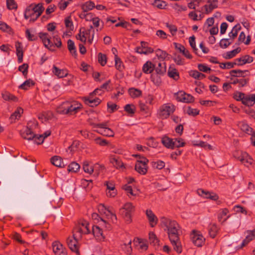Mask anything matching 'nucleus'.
Wrapping results in <instances>:
<instances>
[{
	"label": "nucleus",
	"mask_w": 255,
	"mask_h": 255,
	"mask_svg": "<svg viewBox=\"0 0 255 255\" xmlns=\"http://www.w3.org/2000/svg\"><path fill=\"white\" fill-rule=\"evenodd\" d=\"M20 184L16 180L11 181L4 189L3 193L4 197L9 201L18 200L22 193Z\"/></svg>",
	"instance_id": "obj_1"
},
{
	"label": "nucleus",
	"mask_w": 255,
	"mask_h": 255,
	"mask_svg": "<svg viewBox=\"0 0 255 255\" xmlns=\"http://www.w3.org/2000/svg\"><path fill=\"white\" fill-rule=\"evenodd\" d=\"M44 7L42 3H32L28 6L24 11V16L26 19L30 17V22H34L41 15Z\"/></svg>",
	"instance_id": "obj_2"
},
{
	"label": "nucleus",
	"mask_w": 255,
	"mask_h": 255,
	"mask_svg": "<svg viewBox=\"0 0 255 255\" xmlns=\"http://www.w3.org/2000/svg\"><path fill=\"white\" fill-rule=\"evenodd\" d=\"M82 105L75 102L71 104L68 102L63 103L57 109V111L60 114L73 115L76 114L81 109Z\"/></svg>",
	"instance_id": "obj_3"
},
{
	"label": "nucleus",
	"mask_w": 255,
	"mask_h": 255,
	"mask_svg": "<svg viewBox=\"0 0 255 255\" xmlns=\"http://www.w3.org/2000/svg\"><path fill=\"white\" fill-rule=\"evenodd\" d=\"M169 239L170 240H179L178 230V224L175 221H170L168 225H166Z\"/></svg>",
	"instance_id": "obj_4"
},
{
	"label": "nucleus",
	"mask_w": 255,
	"mask_h": 255,
	"mask_svg": "<svg viewBox=\"0 0 255 255\" xmlns=\"http://www.w3.org/2000/svg\"><path fill=\"white\" fill-rule=\"evenodd\" d=\"M175 110V107L174 105L170 104H164L159 109V116L162 119H166L172 114Z\"/></svg>",
	"instance_id": "obj_5"
},
{
	"label": "nucleus",
	"mask_w": 255,
	"mask_h": 255,
	"mask_svg": "<svg viewBox=\"0 0 255 255\" xmlns=\"http://www.w3.org/2000/svg\"><path fill=\"white\" fill-rule=\"evenodd\" d=\"M148 160L145 157H142V160H137L134 167V169L141 174H145L147 171V163Z\"/></svg>",
	"instance_id": "obj_6"
},
{
	"label": "nucleus",
	"mask_w": 255,
	"mask_h": 255,
	"mask_svg": "<svg viewBox=\"0 0 255 255\" xmlns=\"http://www.w3.org/2000/svg\"><path fill=\"white\" fill-rule=\"evenodd\" d=\"M191 239L193 243L198 247H201L205 240L203 236L202 235L198 234L196 230L192 231Z\"/></svg>",
	"instance_id": "obj_7"
},
{
	"label": "nucleus",
	"mask_w": 255,
	"mask_h": 255,
	"mask_svg": "<svg viewBox=\"0 0 255 255\" xmlns=\"http://www.w3.org/2000/svg\"><path fill=\"white\" fill-rule=\"evenodd\" d=\"M83 100L85 104L91 107H96L101 102V100L98 98L93 99V97L90 96L83 97Z\"/></svg>",
	"instance_id": "obj_8"
},
{
	"label": "nucleus",
	"mask_w": 255,
	"mask_h": 255,
	"mask_svg": "<svg viewBox=\"0 0 255 255\" xmlns=\"http://www.w3.org/2000/svg\"><path fill=\"white\" fill-rule=\"evenodd\" d=\"M67 243L69 249L72 252H75L78 255H80L77 239L73 240L69 237L67 240Z\"/></svg>",
	"instance_id": "obj_9"
},
{
	"label": "nucleus",
	"mask_w": 255,
	"mask_h": 255,
	"mask_svg": "<svg viewBox=\"0 0 255 255\" xmlns=\"http://www.w3.org/2000/svg\"><path fill=\"white\" fill-rule=\"evenodd\" d=\"M242 103L248 107L253 106L255 103V94H245Z\"/></svg>",
	"instance_id": "obj_10"
},
{
	"label": "nucleus",
	"mask_w": 255,
	"mask_h": 255,
	"mask_svg": "<svg viewBox=\"0 0 255 255\" xmlns=\"http://www.w3.org/2000/svg\"><path fill=\"white\" fill-rule=\"evenodd\" d=\"M48 36V34L47 33H43L42 32L39 33V37L42 40L45 47H48V46L50 45V47H53L54 45L50 41V38Z\"/></svg>",
	"instance_id": "obj_11"
},
{
	"label": "nucleus",
	"mask_w": 255,
	"mask_h": 255,
	"mask_svg": "<svg viewBox=\"0 0 255 255\" xmlns=\"http://www.w3.org/2000/svg\"><path fill=\"white\" fill-rule=\"evenodd\" d=\"M146 215L151 227H154L157 223L158 219L151 210H147Z\"/></svg>",
	"instance_id": "obj_12"
},
{
	"label": "nucleus",
	"mask_w": 255,
	"mask_h": 255,
	"mask_svg": "<svg viewBox=\"0 0 255 255\" xmlns=\"http://www.w3.org/2000/svg\"><path fill=\"white\" fill-rule=\"evenodd\" d=\"M15 48H16V55L17 56L18 59V62L19 63H20L23 61V48L21 45V43L17 41L15 42Z\"/></svg>",
	"instance_id": "obj_13"
},
{
	"label": "nucleus",
	"mask_w": 255,
	"mask_h": 255,
	"mask_svg": "<svg viewBox=\"0 0 255 255\" xmlns=\"http://www.w3.org/2000/svg\"><path fill=\"white\" fill-rule=\"evenodd\" d=\"M237 62V65L242 66L246 63H250L253 61V57L249 55H246L240 58H237L235 60Z\"/></svg>",
	"instance_id": "obj_14"
},
{
	"label": "nucleus",
	"mask_w": 255,
	"mask_h": 255,
	"mask_svg": "<svg viewBox=\"0 0 255 255\" xmlns=\"http://www.w3.org/2000/svg\"><path fill=\"white\" fill-rule=\"evenodd\" d=\"M174 45H175V49L178 50L185 57L188 59H191L192 58V56L190 54L189 51L188 50H186L183 45L177 43H174Z\"/></svg>",
	"instance_id": "obj_15"
},
{
	"label": "nucleus",
	"mask_w": 255,
	"mask_h": 255,
	"mask_svg": "<svg viewBox=\"0 0 255 255\" xmlns=\"http://www.w3.org/2000/svg\"><path fill=\"white\" fill-rule=\"evenodd\" d=\"M20 134L24 139L29 140H32L35 135V134L33 133L31 129L28 128V127H27L24 131H21Z\"/></svg>",
	"instance_id": "obj_16"
},
{
	"label": "nucleus",
	"mask_w": 255,
	"mask_h": 255,
	"mask_svg": "<svg viewBox=\"0 0 255 255\" xmlns=\"http://www.w3.org/2000/svg\"><path fill=\"white\" fill-rule=\"evenodd\" d=\"M174 139L167 136H164L161 139V142L167 148L174 149Z\"/></svg>",
	"instance_id": "obj_17"
},
{
	"label": "nucleus",
	"mask_w": 255,
	"mask_h": 255,
	"mask_svg": "<svg viewBox=\"0 0 255 255\" xmlns=\"http://www.w3.org/2000/svg\"><path fill=\"white\" fill-rule=\"evenodd\" d=\"M167 75L170 78L174 79L175 81H177L179 79V72H178L176 69H175L172 66H170L169 67L167 72Z\"/></svg>",
	"instance_id": "obj_18"
},
{
	"label": "nucleus",
	"mask_w": 255,
	"mask_h": 255,
	"mask_svg": "<svg viewBox=\"0 0 255 255\" xmlns=\"http://www.w3.org/2000/svg\"><path fill=\"white\" fill-rule=\"evenodd\" d=\"M51 163L55 166L64 167L65 164L62 161V159L59 156H54L50 159Z\"/></svg>",
	"instance_id": "obj_19"
},
{
	"label": "nucleus",
	"mask_w": 255,
	"mask_h": 255,
	"mask_svg": "<svg viewBox=\"0 0 255 255\" xmlns=\"http://www.w3.org/2000/svg\"><path fill=\"white\" fill-rule=\"evenodd\" d=\"M155 68V65L149 61H147L142 67V71L145 74L151 73Z\"/></svg>",
	"instance_id": "obj_20"
},
{
	"label": "nucleus",
	"mask_w": 255,
	"mask_h": 255,
	"mask_svg": "<svg viewBox=\"0 0 255 255\" xmlns=\"http://www.w3.org/2000/svg\"><path fill=\"white\" fill-rule=\"evenodd\" d=\"M120 214L125 219L127 224H130L132 222L131 213L129 212V211H127L124 209L121 208L120 209Z\"/></svg>",
	"instance_id": "obj_21"
},
{
	"label": "nucleus",
	"mask_w": 255,
	"mask_h": 255,
	"mask_svg": "<svg viewBox=\"0 0 255 255\" xmlns=\"http://www.w3.org/2000/svg\"><path fill=\"white\" fill-rule=\"evenodd\" d=\"M238 126L240 128L242 131L249 134H252V133L254 131L252 128H251L247 124L243 122H239L238 124Z\"/></svg>",
	"instance_id": "obj_22"
},
{
	"label": "nucleus",
	"mask_w": 255,
	"mask_h": 255,
	"mask_svg": "<svg viewBox=\"0 0 255 255\" xmlns=\"http://www.w3.org/2000/svg\"><path fill=\"white\" fill-rule=\"evenodd\" d=\"M53 73L59 78H63L67 75V72L63 69H60L56 66L53 67Z\"/></svg>",
	"instance_id": "obj_23"
},
{
	"label": "nucleus",
	"mask_w": 255,
	"mask_h": 255,
	"mask_svg": "<svg viewBox=\"0 0 255 255\" xmlns=\"http://www.w3.org/2000/svg\"><path fill=\"white\" fill-rule=\"evenodd\" d=\"M218 0H213V3H211L209 5H205L204 7L205 8L206 13L208 14L211 12L214 9L218 7L217 5Z\"/></svg>",
	"instance_id": "obj_24"
},
{
	"label": "nucleus",
	"mask_w": 255,
	"mask_h": 255,
	"mask_svg": "<svg viewBox=\"0 0 255 255\" xmlns=\"http://www.w3.org/2000/svg\"><path fill=\"white\" fill-rule=\"evenodd\" d=\"M200 191H201L202 194H204L205 195V197L206 198H209L214 201H216L219 199L218 195L215 193L205 191L203 189H200Z\"/></svg>",
	"instance_id": "obj_25"
},
{
	"label": "nucleus",
	"mask_w": 255,
	"mask_h": 255,
	"mask_svg": "<svg viewBox=\"0 0 255 255\" xmlns=\"http://www.w3.org/2000/svg\"><path fill=\"white\" fill-rule=\"evenodd\" d=\"M170 240L171 243L173 247V249L178 253L180 254L182 252V246L181 243L179 240Z\"/></svg>",
	"instance_id": "obj_26"
},
{
	"label": "nucleus",
	"mask_w": 255,
	"mask_h": 255,
	"mask_svg": "<svg viewBox=\"0 0 255 255\" xmlns=\"http://www.w3.org/2000/svg\"><path fill=\"white\" fill-rule=\"evenodd\" d=\"M241 51L240 47H237L236 49H234L231 51L227 52L226 55L224 56L226 59H230L235 57L238 53H240Z\"/></svg>",
	"instance_id": "obj_27"
},
{
	"label": "nucleus",
	"mask_w": 255,
	"mask_h": 255,
	"mask_svg": "<svg viewBox=\"0 0 255 255\" xmlns=\"http://www.w3.org/2000/svg\"><path fill=\"white\" fill-rule=\"evenodd\" d=\"M95 7V3L92 1L86 2L81 6V8L83 12H87L89 10H92Z\"/></svg>",
	"instance_id": "obj_28"
},
{
	"label": "nucleus",
	"mask_w": 255,
	"mask_h": 255,
	"mask_svg": "<svg viewBox=\"0 0 255 255\" xmlns=\"http://www.w3.org/2000/svg\"><path fill=\"white\" fill-rule=\"evenodd\" d=\"M67 45H68V49L70 52L75 57H76L77 55V51L76 50V47L74 44V42L71 40L69 39L67 41Z\"/></svg>",
	"instance_id": "obj_29"
},
{
	"label": "nucleus",
	"mask_w": 255,
	"mask_h": 255,
	"mask_svg": "<svg viewBox=\"0 0 255 255\" xmlns=\"http://www.w3.org/2000/svg\"><path fill=\"white\" fill-rule=\"evenodd\" d=\"M95 171V174L97 176H98L101 173H103L105 170L106 168L103 164H100L98 163H96L94 165V170Z\"/></svg>",
	"instance_id": "obj_30"
},
{
	"label": "nucleus",
	"mask_w": 255,
	"mask_h": 255,
	"mask_svg": "<svg viewBox=\"0 0 255 255\" xmlns=\"http://www.w3.org/2000/svg\"><path fill=\"white\" fill-rule=\"evenodd\" d=\"M2 97L5 101H12L14 102L18 101V98L16 96L7 92L2 94Z\"/></svg>",
	"instance_id": "obj_31"
},
{
	"label": "nucleus",
	"mask_w": 255,
	"mask_h": 255,
	"mask_svg": "<svg viewBox=\"0 0 255 255\" xmlns=\"http://www.w3.org/2000/svg\"><path fill=\"white\" fill-rule=\"evenodd\" d=\"M128 93L130 96L133 98L138 97L140 96L142 94L141 90L134 88H129L128 89Z\"/></svg>",
	"instance_id": "obj_32"
},
{
	"label": "nucleus",
	"mask_w": 255,
	"mask_h": 255,
	"mask_svg": "<svg viewBox=\"0 0 255 255\" xmlns=\"http://www.w3.org/2000/svg\"><path fill=\"white\" fill-rule=\"evenodd\" d=\"M248 72V70L242 71L241 70H232L230 71V74L232 77H244L245 75H244V73Z\"/></svg>",
	"instance_id": "obj_33"
},
{
	"label": "nucleus",
	"mask_w": 255,
	"mask_h": 255,
	"mask_svg": "<svg viewBox=\"0 0 255 255\" xmlns=\"http://www.w3.org/2000/svg\"><path fill=\"white\" fill-rule=\"evenodd\" d=\"M115 67L117 70L119 71H122L124 69V66L123 64V62L121 59L118 57L117 54H115Z\"/></svg>",
	"instance_id": "obj_34"
},
{
	"label": "nucleus",
	"mask_w": 255,
	"mask_h": 255,
	"mask_svg": "<svg viewBox=\"0 0 255 255\" xmlns=\"http://www.w3.org/2000/svg\"><path fill=\"white\" fill-rule=\"evenodd\" d=\"M190 76L196 79H202L206 76L205 74L200 73L197 70H192L190 72Z\"/></svg>",
	"instance_id": "obj_35"
},
{
	"label": "nucleus",
	"mask_w": 255,
	"mask_h": 255,
	"mask_svg": "<svg viewBox=\"0 0 255 255\" xmlns=\"http://www.w3.org/2000/svg\"><path fill=\"white\" fill-rule=\"evenodd\" d=\"M83 169L85 172L90 174H92L94 172V166H90L88 161H85L83 162Z\"/></svg>",
	"instance_id": "obj_36"
},
{
	"label": "nucleus",
	"mask_w": 255,
	"mask_h": 255,
	"mask_svg": "<svg viewBox=\"0 0 255 255\" xmlns=\"http://www.w3.org/2000/svg\"><path fill=\"white\" fill-rule=\"evenodd\" d=\"M80 165L77 162L73 161L68 165V170L69 172H76L80 169Z\"/></svg>",
	"instance_id": "obj_37"
},
{
	"label": "nucleus",
	"mask_w": 255,
	"mask_h": 255,
	"mask_svg": "<svg viewBox=\"0 0 255 255\" xmlns=\"http://www.w3.org/2000/svg\"><path fill=\"white\" fill-rule=\"evenodd\" d=\"M110 162L117 168L123 166V163L120 160L117 159L116 156H111L110 158Z\"/></svg>",
	"instance_id": "obj_38"
},
{
	"label": "nucleus",
	"mask_w": 255,
	"mask_h": 255,
	"mask_svg": "<svg viewBox=\"0 0 255 255\" xmlns=\"http://www.w3.org/2000/svg\"><path fill=\"white\" fill-rule=\"evenodd\" d=\"M163 66L161 63H159L157 67H155V70L157 74L163 75L166 72V66L165 63H164Z\"/></svg>",
	"instance_id": "obj_39"
},
{
	"label": "nucleus",
	"mask_w": 255,
	"mask_h": 255,
	"mask_svg": "<svg viewBox=\"0 0 255 255\" xmlns=\"http://www.w3.org/2000/svg\"><path fill=\"white\" fill-rule=\"evenodd\" d=\"M125 111L131 116L133 115L135 112V107L132 104H127L124 107Z\"/></svg>",
	"instance_id": "obj_40"
},
{
	"label": "nucleus",
	"mask_w": 255,
	"mask_h": 255,
	"mask_svg": "<svg viewBox=\"0 0 255 255\" xmlns=\"http://www.w3.org/2000/svg\"><path fill=\"white\" fill-rule=\"evenodd\" d=\"M241 28L240 24H237L233 28L232 31L229 33V36L233 39H234L238 35V32Z\"/></svg>",
	"instance_id": "obj_41"
},
{
	"label": "nucleus",
	"mask_w": 255,
	"mask_h": 255,
	"mask_svg": "<svg viewBox=\"0 0 255 255\" xmlns=\"http://www.w3.org/2000/svg\"><path fill=\"white\" fill-rule=\"evenodd\" d=\"M52 247L53 251L55 254H58L63 250V245L58 241L53 242Z\"/></svg>",
	"instance_id": "obj_42"
},
{
	"label": "nucleus",
	"mask_w": 255,
	"mask_h": 255,
	"mask_svg": "<svg viewBox=\"0 0 255 255\" xmlns=\"http://www.w3.org/2000/svg\"><path fill=\"white\" fill-rule=\"evenodd\" d=\"M218 229L215 224L211 225L209 229V234L210 236L214 238L218 233Z\"/></svg>",
	"instance_id": "obj_43"
},
{
	"label": "nucleus",
	"mask_w": 255,
	"mask_h": 255,
	"mask_svg": "<svg viewBox=\"0 0 255 255\" xmlns=\"http://www.w3.org/2000/svg\"><path fill=\"white\" fill-rule=\"evenodd\" d=\"M23 113V109L21 107H18L16 110L10 116V119L14 120L18 118H20L21 114Z\"/></svg>",
	"instance_id": "obj_44"
},
{
	"label": "nucleus",
	"mask_w": 255,
	"mask_h": 255,
	"mask_svg": "<svg viewBox=\"0 0 255 255\" xmlns=\"http://www.w3.org/2000/svg\"><path fill=\"white\" fill-rule=\"evenodd\" d=\"M34 85V83L31 79H28L26 80L23 83L21 84L19 86V89H21L23 90H27L28 88L30 87L31 86H33Z\"/></svg>",
	"instance_id": "obj_45"
},
{
	"label": "nucleus",
	"mask_w": 255,
	"mask_h": 255,
	"mask_svg": "<svg viewBox=\"0 0 255 255\" xmlns=\"http://www.w3.org/2000/svg\"><path fill=\"white\" fill-rule=\"evenodd\" d=\"M28 65L26 63L23 64L18 67V70L22 73V74L25 78H27L28 74Z\"/></svg>",
	"instance_id": "obj_46"
},
{
	"label": "nucleus",
	"mask_w": 255,
	"mask_h": 255,
	"mask_svg": "<svg viewBox=\"0 0 255 255\" xmlns=\"http://www.w3.org/2000/svg\"><path fill=\"white\" fill-rule=\"evenodd\" d=\"M98 61L102 66H105L107 62L106 55L102 54V53H99L98 54Z\"/></svg>",
	"instance_id": "obj_47"
},
{
	"label": "nucleus",
	"mask_w": 255,
	"mask_h": 255,
	"mask_svg": "<svg viewBox=\"0 0 255 255\" xmlns=\"http://www.w3.org/2000/svg\"><path fill=\"white\" fill-rule=\"evenodd\" d=\"M174 148L175 147L179 148L183 147L185 145V142L183 141V139L181 138H174Z\"/></svg>",
	"instance_id": "obj_48"
},
{
	"label": "nucleus",
	"mask_w": 255,
	"mask_h": 255,
	"mask_svg": "<svg viewBox=\"0 0 255 255\" xmlns=\"http://www.w3.org/2000/svg\"><path fill=\"white\" fill-rule=\"evenodd\" d=\"M6 6L8 9H16L17 5L14 0H6Z\"/></svg>",
	"instance_id": "obj_49"
},
{
	"label": "nucleus",
	"mask_w": 255,
	"mask_h": 255,
	"mask_svg": "<svg viewBox=\"0 0 255 255\" xmlns=\"http://www.w3.org/2000/svg\"><path fill=\"white\" fill-rule=\"evenodd\" d=\"M156 55L158 57V58H161L163 60L166 58V57L168 55V54L166 53L165 51H163L160 49H158L156 50Z\"/></svg>",
	"instance_id": "obj_50"
},
{
	"label": "nucleus",
	"mask_w": 255,
	"mask_h": 255,
	"mask_svg": "<svg viewBox=\"0 0 255 255\" xmlns=\"http://www.w3.org/2000/svg\"><path fill=\"white\" fill-rule=\"evenodd\" d=\"M253 240V238L252 237V236L250 235V234L246 237V239L243 241L241 245L240 246L236 247V248L238 250L242 248L243 247H245L246 245H247L250 241Z\"/></svg>",
	"instance_id": "obj_51"
},
{
	"label": "nucleus",
	"mask_w": 255,
	"mask_h": 255,
	"mask_svg": "<svg viewBox=\"0 0 255 255\" xmlns=\"http://www.w3.org/2000/svg\"><path fill=\"white\" fill-rule=\"evenodd\" d=\"M152 165L154 168L158 169H161L165 166V163L162 160H159L157 162H152Z\"/></svg>",
	"instance_id": "obj_52"
},
{
	"label": "nucleus",
	"mask_w": 255,
	"mask_h": 255,
	"mask_svg": "<svg viewBox=\"0 0 255 255\" xmlns=\"http://www.w3.org/2000/svg\"><path fill=\"white\" fill-rule=\"evenodd\" d=\"M92 232L94 236L98 237L100 236H102L103 235V231L102 229L97 226H93Z\"/></svg>",
	"instance_id": "obj_53"
},
{
	"label": "nucleus",
	"mask_w": 255,
	"mask_h": 255,
	"mask_svg": "<svg viewBox=\"0 0 255 255\" xmlns=\"http://www.w3.org/2000/svg\"><path fill=\"white\" fill-rule=\"evenodd\" d=\"M149 240L154 245L157 244L159 245V241L157 239L155 234L153 232H150L149 233Z\"/></svg>",
	"instance_id": "obj_54"
},
{
	"label": "nucleus",
	"mask_w": 255,
	"mask_h": 255,
	"mask_svg": "<svg viewBox=\"0 0 255 255\" xmlns=\"http://www.w3.org/2000/svg\"><path fill=\"white\" fill-rule=\"evenodd\" d=\"M159 75L157 73L151 75V80L155 84L159 85L161 83V79Z\"/></svg>",
	"instance_id": "obj_55"
},
{
	"label": "nucleus",
	"mask_w": 255,
	"mask_h": 255,
	"mask_svg": "<svg viewBox=\"0 0 255 255\" xmlns=\"http://www.w3.org/2000/svg\"><path fill=\"white\" fill-rule=\"evenodd\" d=\"M101 133L105 136L113 137L114 136V132L110 128H105L104 129H102Z\"/></svg>",
	"instance_id": "obj_56"
},
{
	"label": "nucleus",
	"mask_w": 255,
	"mask_h": 255,
	"mask_svg": "<svg viewBox=\"0 0 255 255\" xmlns=\"http://www.w3.org/2000/svg\"><path fill=\"white\" fill-rule=\"evenodd\" d=\"M229 39L228 38H223L221 40L219 45L222 48H227L231 44V42H229Z\"/></svg>",
	"instance_id": "obj_57"
},
{
	"label": "nucleus",
	"mask_w": 255,
	"mask_h": 255,
	"mask_svg": "<svg viewBox=\"0 0 255 255\" xmlns=\"http://www.w3.org/2000/svg\"><path fill=\"white\" fill-rule=\"evenodd\" d=\"M56 191L53 189L51 188L49 190H47L46 192V196L48 199H51L55 197Z\"/></svg>",
	"instance_id": "obj_58"
},
{
	"label": "nucleus",
	"mask_w": 255,
	"mask_h": 255,
	"mask_svg": "<svg viewBox=\"0 0 255 255\" xmlns=\"http://www.w3.org/2000/svg\"><path fill=\"white\" fill-rule=\"evenodd\" d=\"M116 27L122 26L124 28H127V29H130L132 26L131 24L128 22L124 21L121 22L117 23L115 25Z\"/></svg>",
	"instance_id": "obj_59"
},
{
	"label": "nucleus",
	"mask_w": 255,
	"mask_h": 255,
	"mask_svg": "<svg viewBox=\"0 0 255 255\" xmlns=\"http://www.w3.org/2000/svg\"><path fill=\"white\" fill-rule=\"evenodd\" d=\"M194 98L190 94L185 93L184 99L183 100V103H191L194 102Z\"/></svg>",
	"instance_id": "obj_60"
},
{
	"label": "nucleus",
	"mask_w": 255,
	"mask_h": 255,
	"mask_svg": "<svg viewBox=\"0 0 255 255\" xmlns=\"http://www.w3.org/2000/svg\"><path fill=\"white\" fill-rule=\"evenodd\" d=\"M245 94L240 92H236L233 95V98L238 101L242 102Z\"/></svg>",
	"instance_id": "obj_61"
},
{
	"label": "nucleus",
	"mask_w": 255,
	"mask_h": 255,
	"mask_svg": "<svg viewBox=\"0 0 255 255\" xmlns=\"http://www.w3.org/2000/svg\"><path fill=\"white\" fill-rule=\"evenodd\" d=\"M185 93V92H184L180 91V92H177V93H175L174 94V96L175 97L176 99L178 102H183V100L184 99Z\"/></svg>",
	"instance_id": "obj_62"
},
{
	"label": "nucleus",
	"mask_w": 255,
	"mask_h": 255,
	"mask_svg": "<svg viewBox=\"0 0 255 255\" xmlns=\"http://www.w3.org/2000/svg\"><path fill=\"white\" fill-rule=\"evenodd\" d=\"M187 113L189 115L195 117L199 114V111L196 109H192L190 107H188L187 110Z\"/></svg>",
	"instance_id": "obj_63"
},
{
	"label": "nucleus",
	"mask_w": 255,
	"mask_h": 255,
	"mask_svg": "<svg viewBox=\"0 0 255 255\" xmlns=\"http://www.w3.org/2000/svg\"><path fill=\"white\" fill-rule=\"evenodd\" d=\"M175 57H173V59L174 62L176 63V64L178 65H182L184 64L183 59L181 58V57L179 55H176V53L174 54Z\"/></svg>",
	"instance_id": "obj_64"
}]
</instances>
